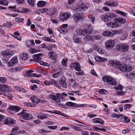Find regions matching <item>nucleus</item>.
I'll use <instances>...</instances> for the list:
<instances>
[{
	"label": "nucleus",
	"mask_w": 135,
	"mask_h": 135,
	"mask_svg": "<svg viewBox=\"0 0 135 135\" xmlns=\"http://www.w3.org/2000/svg\"><path fill=\"white\" fill-rule=\"evenodd\" d=\"M60 98H61L62 99H63L64 97L67 96V94L65 93H60Z\"/></svg>",
	"instance_id": "4d7b16f0"
},
{
	"label": "nucleus",
	"mask_w": 135,
	"mask_h": 135,
	"mask_svg": "<svg viewBox=\"0 0 135 135\" xmlns=\"http://www.w3.org/2000/svg\"><path fill=\"white\" fill-rule=\"evenodd\" d=\"M107 26L111 28H115L117 27L116 26V25L115 23L110 22L108 23L107 24Z\"/></svg>",
	"instance_id": "2f4dec72"
},
{
	"label": "nucleus",
	"mask_w": 135,
	"mask_h": 135,
	"mask_svg": "<svg viewBox=\"0 0 135 135\" xmlns=\"http://www.w3.org/2000/svg\"><path fill=\"white\" fill-rule=\"evenodd\" d=\"M120 120L123 123H127L130 121L129 119L125 116L124 117H122L120 119Z\"/></svg>",
	"instance_id": "473e14b6"
},
{
	"label": "nucleus",
	"mask_w": 135,
	"mask_h": 135,
	"mask_svg": "<svg viewBox=\"0 0 135 135\" xmlns=\"http://www.w3.org/2000/svg\"><path fill=\"white\" fill-rule=\"evenodd\" d=\"M37 88V86L36 84L34 85L33 86H32L31 87V89L32 90H35Z\"/></svg>",
	"instance_id": "338daca9"
},
{
	"label": "nucleus",
	"mask_w": 135,
	"mask_h": 135,
	"mask_svg": "<svg viewBox=\"0 0 135 135\" xmlns=\"http://www.w3.org/2000/svg\"><path fill=\"white\" fill-rule=\"evenodd\" d=\"M72 86L73 88L76 89L78 87V84L75 81L73 82Z\"/></svg>",
	"instance_id": "49530a36"
},
{
	"label": "nucleus",
	"mask_w": 135,
	"mask_h": 135,
	"mask_svg": "<svg viewBox=\"0 0 135 135\" xmlns=\"http://www.w3.org/2000/svg\"><path fill=\"white\" fill-rule=\"evenodd\" d=\"M29 51L30 53L33 54L35 52H38V50H36L33 48H31L29 50Z\"/></svg>",
	"instance_id": "8fccbe9b"
},
{
	"label": "nucleus",
	"mask_w": 135,
	"mask_h": 135,
	"mask_svg": "<svg viewBox=\"0 0 135 135\" xmlns=\"http://www.w3.org/2000/svg\"><path fill=\"white\" fill-rule=\"evenodd\" d=\"M102 35L105 36L110 37L113 34L111 32L108 31H104L102 33Z\"/></svg>",
	"instance_id": "4be33fe9"
},
{
	"label": "nucleus",
	"mask_w": 135,
	"mask_h": 135,
	"mask_svg": "<svg viewBox=\"0 0 135 135\" xmlns=\"http://www.w3.org/2000/svg\"><path fill=\"white\" fill-rule=\"evenodd\" d=\"M27 2L29 5L33 6L34 4V0H27Z\"/></svg>",
	"instance_id": "09e8293b"
},
{
	"label": "nucleus",
	"mask_w": 135,
	"mask_h": 135,
	"mask_svg": "<svg viewBox=\"0 0 135 135\" xmlns=\"http://www.w3.org/2000/svg\"><path fill=\"white\" fill-rule=\"evenodd\" d=\"M24 20L23 18L20 17L17 18L15 19L16 21L17 22H22Z\"/></svg>",
	"instance_id": "3c124183"
},
{
	"label": "nucleus",
	"mask_w": 135,
	"mask_h": 135,
	"mask_svg": "<svg viewBox=\"0 0 135 135\" xmlns=\"http://www.w3.org/2000/svg\"><path fill=\"white\" fill-rule=\"evenodd\" d=\"M101 18L102 20L105 21H108L111 20L109 18L108 15H103L102 16Z\"/></svg>",
	"instance_id": "393cba45"
},
{
	"label": "nucleus",
	"mask_w": 135,
	"mask_h": 135,
	"mask_svg": "<svg viewBox=\"0 0 135 135\" xmlns=\"http://www.w3.org/2000/svg\"><path fill=\"white\" fill-rule=\"evenodd\" d=\"M109 19L117 17V15L114 14L113 13H110L109 15H108Z\"/></svg>",
	"instance_id": "de8ad7c7"
},
{
	"label": "nucleus",
	"mask_w": 135,
	"mask_h": 135,
	"mask_svg": "<svg viewBox=\"0 0 135 135\" xmlns=\"http://www.w3.org/2000/svg\"><path fill=\"white\" fill-rule=\"evenodd\" d=\"M123 87L120 85H119L117 87H115V89L117 90H120L121 91L123 90Z\"/></svg>",
	"instance_id": "680f3d73"
},
{
	"label": "nucleus",
	"mask_w": 135,
	"mask_h": 135,
	"mask_svg": "<svg viewBox=\"0 0 135 135\" xmlns=\"http://www.w3.org/2000/svg\"><path fill=\"white\" fill-rule=\"evenodd\" d=\"M60 93H58L56 95H50L49 97V98L57 103H59L60 101Z\"/></svg>",
	"instance_id": "423d86ee"
},
{
	"label": "nucleus",
	"mask_w": 135,
	"mask_h": 135,
	"mask_svg": "<svg viewBox=\"0 0 135 135\" xmlns=\"http://www.w3.org/2000/svg\"><path fill=\"white\" fill-rule=\"evenodd\" d=\"M117 27L120 26L121 24H123L126 22V20L122 18L117 17L114 18L113 20Z\"/></svg>",
	"instance_id": "39448f33"
},
{
	"label": "nucleus",
	"mask_w": 135,
	"mask_h": 135,
	"mask_svg": "<svg viewBox=\"0 0 135 135\" xmlns=\"http://www.w3.org/2000/svg\"><path fill=\"white\" fill-rule=\"evenodd\" d=\"M81 135H89V133L86 131H81Z\"/></svg>",
	"instance_id": "774afa93"
},
{
	"label": "nucleus",
	"mask_w": 135,
	"mask_h": 135,
	"mask_svg": "<svg viewBox=\"0 0 135 135\" xmlns=\"http://www.w3.org/2000/svg\"><path fill=\"white\" fill-rule=\"evenodd\" d=\"M71 14L69 13H63L61 14L60 16V19L61 21H66V20L65 17V16H66V18H69Z\"/></svg>",
	"instance_id": "ddd939ff"
},
{
	"label": "nucleus",
	"mask_w": 135,
	"mask_h": 135,
	"mask_svg": "<svg viewBox=\"0 0 135 135\" xmlns=\"http://www.w3.org/2000/svg\"><path fill=\"white\" fill-rule=\"evenodd\" d=\"M88 17L90 21L93 23V22L95 19V17L93 15H90Z\"/></svg>",
	"instance_id": "864d4df0"
},
{
	"label": "nucleus",
	"mask_w": 135,
	"mask_h": 135,
	"mask_svg": "<svg viewBox=\"0 0 135 135\" xmlns=\"http://www.w3.org/2000/svg\"><path fill=\"white\" fill-rule=\"evenodd\" d=\"M125 93V92L124 91H122L120 92L118 91L116 93L119 95H124Z\"/></svg>",
	"instance_id": "13d9d810"
},
{
	"label": "nucleus",
	"mask_w": 135,
	"mask_h": 135,
	"mask_svg": "<svg viewBox=\"0 0 135 135\" xmlns=\"http://www.w3.org/2000/svg\"><path fill=\"white\" fill-rule=\"evenodd\" d=\"M73 66L74 69L76 71H81V66L79 64L78 62H75L73 64Z\"/></svg>",
	"instance_id": "dca6fc26"
},
{
	"label": "nucleus",
	"mask_w": 135,
	"mask_h": 135,
	"mask_svg": "<svg viewBox=\"0 0 135 135\" xmlns=\"http://www.w3.org/2000/svg\"><path fill=\"white\" fill-rule=\"evenodd\" d=\"M102 80L105 83L108 85L115 86L117 84L116 81L114 78L108 76H103Z\"/></svg>",
	"instance_id": "f03ea898"
},
{
	"label": "nucleus",
	"mask_w": 135,
	"mask_h": 135,
	"mask_svg": "<svg viewBox=\"0 0 135 135\" xmlns=\"http://www.w3.org/2000/svg\"><path fill=\"white\" fill-rule=\"evenodd\" d=\"M115 43H105V45L106 47L108 49H111L115 46Z\"/></svg>",
	"instance_id": "b1692460"
},
{
	"label": "nucleus",
	"mask_w": 135,
	"mask_h": 135,
	"mask_svg": "<svg viewBox=\"0 0 135 135\" xmlns=\"http://www.w3.org/2000/svg\"><path fill=\"white\" fill-rule=\"evenodd\" d=\"M129 47V45H123L122 50L123 51L125 52L128 50Z\"/></svg>",
	"instance_id": "72a5a7b5"
},
{
	"label": "nucleus",
	"mask_w": 135,
	"mask_h": 135,
	"mask_svg": "<svg viewBox=\"0 0 135 135\" xmlns=\"http://www.w3.org/2000/svg\"><path fill=\"white\" fill-rule=\"evenodd\" d=\"M54 54V52H49L48 54L50 58H52Z\"/></svg>",
	"instance_id": "052dcab7"
},
{
	"label": "nucleus",
	"mask_w": 135,
	"mask_h": 135,
	"mask_svg": "<svg viewBox=\"0 0 135 135\" xmlns=\"http://www.w3.org/2000/svg\"><path fill=\"white\" fill-rule=\"evenodd\" d=\"M28 55L26 53H23L20 55L21 59L23 60H27Z\"/></svg>",
	"instance_id": "a878e982"
},
{
	"label": "nucleus",
	"mask_w": 135,
	"mask_h": 135,
	"mask_svg": "<svg viewBox=\"0 0 135 135\" xmlns=\"http://www.w3.org/2000/svg\"><path fill=\"white\" fill-rule=\"evenodd\" d=\"M76 32L78 35L85 36L86 35H89L90 34V31L88 30L84 29L83 30L80 28H77L75 30Z\"/></svg>",
	"instance_id": "20e7f679"
},
{
	"label": "nucleus",
	"mask_w": 135,
	"mask_h": 135,
	"mask_svg": "<svg viewBox=\"0 0 135 135\" xmlns=\"http://www.w3.org/2000/svg\"><path fill=\"white\" fill-rule=\"evenodd\" d=\"M117 68H118L121 71L124 72H128L131 71L132 68L130 65H128L126 64H121L119 62V63L117 65Z\"/></svg>",
	"instance_id": "7ed1b4c3"
},
{
	"label": "nucleus",
	"mask_w": 135,
	"mask_h": 135,
	"mask_svg": "<svg viewBox=\"0 0 135 135\" xmlns=\"http://www.w3.org/2000/svg\"><path fill=\"white\" fill-rule=\"evenodd\" d=\"M74 39L75 42H79L81 41L80 39H79L78 37H74Z\"/></svg>",
	"instance_id": "69168bd1"
},
{
	"label": "nucleus",
	"mask_w": 135,
	"mask_h": 135,
	"mask_svg": "<svg viewBox=\"0 0 135 135\" xmlns=\"http://www.w3.org/2000/svg\"><path fill=\"white\" fill-rule=\"evenodd\" d=\"M132 106V105L130 104H126L124 106V109L126 110L127 109H130Z\"/></svg>",
	"instance_id": "6e6d98bb"
},
{
	"label": "nucleus",
	"mask_w": 135,
	"mask_h": 135,
	"mask_svg": "<svg viewBox=\"0 0 135 135\" xmlns=\"http://www.w3.org/2000/svg\"><path fill=\"white\" fill-rule=\"evenodd\" d=\"M18 115H20V118L25 120H30L33 118V116L32 114L27 113V111L25 110H23L20 113L18 114Z\"/></svg>",
	"instance_id": "f257e3e1"
},
{
	"label": "nucleus",
	"mask_w": 135,
	"mask_h": 135,
	"mask_svg": "<svg viewBox=\"0 0 135 135\" xmlns=\"http://www.w3.org/2000/svg\"><path fill=\"white\" fill-rule=\"evenodd\" d=\"M89 3H86V4L84 5V3L82 2H80L79 3H78V4L77 6H78L81 8H87V7H86L85 6H89Z\"/></svg>",
	"instance_id": "412c9836"
},
{
	"label": "nucleus",
	"mask_w": 135,
	"mask_h": 135,
	"mask_svg": "<svg viewBox=\"0 0 135 135\" xmlns=\"http://www.w3.org/2000/svg\"><path fill=\"white\" fill-rule=\"evenodd\" d=\"M7 78L4 77H0V83H6L7 81Z\"/></svg>",
	"instance_id": "58836bf2"
},
{
	"label": "nucleus",
	"mask_w": 135,
	"mask_h": 135,
	"mask_svg": "<svg viewBox=\"0 0 135 135\" xmlns=\"http://www.w3.org/2000/svg\"><path fill=\"white\" fill-rule=\"evenodd\" d=\"M22 69V66L17 67L11 69L13 72H18L21 70Z\"/></svg>",
	"instance_id": "c85d7f7f"
},
{
	"label": "nucleus",
	"mask_w": 135,
	"mask_h": 135,
	"mask_svg": "<svg viewBox=\"0 0 135 135\" xmlns=\"http://www.w3.org/2000/svg\"><path fill=\"white\" fill-rule=\"evenodd\" d=\"M91 38H92V36H87L84 37V39L86 41H88L90 40Z\"/></svg>",
	"instance_id": "5fc2aeb1"
},
{
	"label": "nucleus",
	"mask_w": 135,
	"mask_h": 135,
	"mask_svg": "<svg viewBox=\"0 0 135 135\" xmlns=\"http://www.w3.org/2000/svg\"><path fill=\"white\" fill-rule=\"evenodd\" d=\"M123 45V44H118L116 46V49L119 51L121 50L122 49Z\"/></svg>",
	"instance_id": "ea45409f"
},
{
	"label": "nucleus",
	"mask_w": 135,
	"mask_h": 135,
	"mask_svg": "<svg viewBox=\"0 0 135 135\" xmlns=\"http://www.w3.org/2000/svg\"><path fill=\"white\" fill-rule=\"evenodd\" d=\"M18 62L17 56L13 57L8 63V66L9 67H12Z\"/></svg>",
	"instance_id": "9d476101"
},
{
	"label": "nucleus",
	"mask_w": 135,
	"mask_h": 135,
	"mask_svg": "<svg viewBox=\"0 0 135 135\" xmlns=\"http://www.w3.org/2000/svg\"><path fill=\"white\" fill-rule=\"evenodd\" d=\"M51 82L52 83V84H53V85H55L56 86H58V82L55 80L54 79H52L51 80Z\"/></svg>",
	"instance_id": "603ef678"
},
{
	"label": "nucleus",
	"mask_w": 135,
	"mask_h": 135,
	"mask_svg": "<svg viewBox=\"0 0 135 135\" xmlns=\"http://www.w3.org/2000/svg\"><path fill=\"white\" fill-rule=\"evenodd\" d=\"M9 109L16 112H17L21 110L20 108L16 105H10L9 107Z\"/></svg>",
	"instance_id": "2eb2a0df"
},
{
	"label": "nucleus",
	"mask_w": 135,
	"mask_h": 135,
	"mask_svg": "<svg viewBox=\"0 0 135 135\" xmlns=\"http://www.w3.org/2000/svg\"><path fill=\"white\" fill-rule=\"evenodd\" d=\"M18 130V128H13L12 129V131L11 132L12 133L13 135L16 134V132Z\"/></svg>",
	"instance_id": "37998d69"
},
{
	"label": "nucleus",
	"mask_w": 135,
	"mask_h": 135,
	"mask_svg": "<svg viewBox=\"0 0 135 135\" xmlns=\"http://www.w3.org/2000/svg\"><path fill=\"white\" fill-rule=\"evenodd\" d=\"M38 132L39 133H41L43 134L46 133H48L50 132L49 131H45L44 129H39L38 130Z\"/></svg>",
	"instance_id": "a19ab883"
},
{
	"label": "nucleus",
	"mask_w": 135,
	"mask_h": 135,
	"mask_svg": "<svg viewBox=\"0 0 135 135\" xmlns=\"http://www.w3.org/2000/svg\"><path fill=\"white\" fill-rule=\"evenodd\" d=\"M60 83L62 87L66 88L67 87V84L65 76L62 77L59 80Z\"/></svg>",
	"instance_id": "f8f14e48"
},
{
	"label": "nucleus",
	"mask_w": 135,
	"mask_h": 135,
	"mask_svg": "<svg viewBox=\"0 0 135 135\" xmlns=\"http://www.w3.org/2000/svg\"><path fill=\"white\" fill-rule=\"evenodd\" d=\"M62 73L61 71H59L56 73L53 74L52 75V77L54 78H56L60 76V75H61Z\"/></svg>",
	"instance_id": "4c0bfd02"
},
{
	"label": "nucleus",
	"mask_w": 135,
	"mask_h": 135,
	"mask_svg": "<svg viewBox=\"0 0 135 135\" xmlns=\"http://www.w3.org/2000/svg\"><path fill=\"white\" fill-rule=\"evenodd\" d=\"M25 0H16L17 3L19 4H22L24 3Z\"/></svg>",
	"instance_id": "bf43d9fd"
},
{
	"label": "nucleus",
	"mask_w": 135,
	"mask_h": 135,
	"mask_svg": "<svg viewBox=\"0 0 135 135\" xmlns=\"http://www.w3.org/2000/svg\"><path fill=\"white\" fill-rule=\"evenodd\" d=\"M46 4L45 1H39L37 3V6L39 7H42L45 6Z\"/></svg>",
	"instance_id": "cd10ccee"
},
{
	"label": "nucleus",
	"mask_w": 135,
	"mask_h": 135,
	"mask_svg": "<svg viewBox=\"0 0 135 135\" xmlns=\"http://www.w3.org/2000/svg\"><path fill=\"white\" fill-rule=\"evenodd\" d=\"M93 121L95 123H99L103 124L104 122L102 119L98 118H95L93 119Z\"/></svg>",
	"instance_id": "a211bd4d"
},
{
	"label": "nucleus",
	"mask_w": 135,
	"mask_h": 135,
	"mask_svg": "<svg viewBox=\"0 0 135 135\" xmlns=\"http://www.w3.org/2000/svg\"><path fill=\"white\" fill-rule=\"evenodd\" d=\"M128 36V34L127 33L123 34L120 37V39L121 40H124Z\"/></svg>",
	"instance_id": "a18cd8bd"
},
{
	"label": "nucleus",
	"mask_w": 135,
	"mask_h": 135,
	"mask_svg": "<svg viewBox=\"0 0 135 135\" xmlns=\"http://www.w3.org/2000/svg\"><path fill=\"white\" fill-rule=\"evenodd\" d=\"M95 59L97 61H105L106 59L100 56H97L95 57Z\"/></svg>",
	"instance_id": "e433bc0d"
},
{
	"label": "nucleus",
	"mask_w": 135,
	"mask_h": 135,
	"mask_svg": "<svg viewBox=\"0 0 135 135\" xmlns=\"http://www.w3.org/2000/svg\"><path fill=\"white\" fill-rule=\"evenodd\" d=\"M14 34L15 35L17 36H14V37L17 39V40L21 41V37L19 36L20 34L17 32H14Z\"/></svg>",
	"instance_id": "7c9ffc66"
},
{
	"label": "nucleus",
	"mask_w": 135,
	"mask_h": 135,
	"mask_svg": "<svg viewBox=\"0 0 135 135\" xmlns=\"http://www.w3.org/2000/svg\"><path fill=\"white\" fill-rule=\"evenodd\" d=\"M30 99L33 103L37 104L40 101H41L42 102L43 101L42 100H40L38 98L33 97H31L30 98Z\"/></svg>",
	"instance_id": "5701e85b"
},
{
	"label": "nucleus",
	"mask_w": 135,
	"mask_h": 135,
	"mask_svg": "<svg viewBox=\"0 0 135 135\" xmlns=\"http://www.w3.org/2000/svg\"><path fill=\"white\" fill-rule=\"evenodd\" d=\"M8 87L7 85H2L0 84V95L3 94V92L6 91L8 92L11 91V89L9 88L8 90Z\"/></svg>",
	"instance_id": "1a4fd4ad"
},
{
	"label": "nucleus",
	"mask_w": 135,
	"mask_h": 135,
	"mask_svg": "<svg viewBox=\"0 0 135 135\" xmlns=\"http://www.w3.org/2000/svg\"><path fill=\"white\" fill-rule=\"evenodd\" d=\"M1 54L2 55L6 56H8L10 57L11 56L14 54V53L13 51L7 50H4L1 52Z\"/></svg>",
	"instance_id": "6e6552de"
},
{
	"label": "nucleus",
	"mask_w": 135,
	"mask_h": 135,
	"mask_svg": "<svg viewBox=\"0 0 135 135\" xmlns=\"http://www.w3.org/2000/svg\"><path fill=\"white\" fill-rule=\"evenodd\" d=\"M118 14H119L122 16L126 17L127 16V14L125 12L121 11L119 10H116L115 11Z\"/></svg>",
	"instance_id": "c9c22d12"
},
{
	"label": "nucleus",
	"mask_w": 135,
	"mask_h": 135,
	"mask_svg": "<svg viewBox=\"0 0 135 135\" xmlns=\"http://www.w3.org/2000/svg\"><path fill=\"white\" fill-rule=\"evenodd\" d=\"M51 112L52 113H54L61 115L64 116H65V114L64 113H61V112L57 110H55L54 112Z\"/></svg>",
	"instance_id": "79ce46f5"
},
{
	"label": "nucleus",
	"mask_w": 135,
	"mask_h": 135,
	"mask_svg": "<svg viewBox=\"0 0 135 135\" xmlns=\"http://www.w3.org/2000/svg\"><path fill=\"white\" fill-rule=\"evenodd\" d=\"M37 117L38 119L42 120L47 118V117L43 114H40L38 115Z\"/></svg>",
	"instance_id": "f704fd0d"
},
{
	"label": "nucleus",
	"mask_w": 135,
	"mask_h": 135,
	"mask_svg": "<svg viewBox=\"0 0 135 135\" xmlns=\"http://www.w3.org/2000/svg\"><path fill=\"white\" fill-rule=\"evenodd\" d=\"M119 63L118 61H114L113 60H110L109 62V64L110 66L117 68V65Z\"/></svg>",
	"instance_id": "aec40b11"
},
{
	"label": "nucleus",
	"mask_w": 135,
	"mask_h": 135,
	"mask_svg": "<svg viewBox=\"0 0 135 135\" xmlns=\"http://www.w3.org/2000/svg\"><path fill=\"white\" fill-rule=\"evenodd\" d=\"M73 17L75 20L76 21H78L82 19L83 18L81 15L79 13L74 14L73 16Z\"/></svg>",
	"instance_id": "f3484780"
},
{
	"label": "nucleus",
	"mask_w": 135,
	"mask_h": 135,
	"mask_svg": "<svg viewBox=\"0 0 135 135\" xmlns=\"http://www.w3.org/2000/svg\"><path fill=\"white\" fill-rule=\"evenodd\" d=\"M66 105L70 107H86V104H79L78 105L77 104L71 102H67L66 103Z\"/></svg>",
	"instance_id": "0eeeda50"
},
{
	"label": "nucleus",
	"mask_w": 135,
	"mask_h": 135,
	"mask_svg": "<svg viewBox=\"0 0 135 135\" xmlns=\"http://www.w3.org/2000/svg\"><path fill=\"white\" fill-rule=\"evenodd\" d=\"M104 91H106V90L104 89H102L100 90L99 92L100 93V94H105Z\"/></svg>",
	"instance_id": "0e129e2a"
},
{
	"label": "nucleus",
	"mask_w": 135,
	"mask_h": 135,
	"mask_svg": "<svg viewBox=\"0 0 135 135\" xmlns=\"http://www.w3.org/2000/svg\"><path fill=\"white\" fill-rule=\"evenodd\" d=\"M105 4L109 6H112L113 7L117 6L118 4L117 2L114 1H113L111 3L109 1H106L105 2Z\"/></svg>",
	"instance_id": "6ab92c4d"
},
{
	"label": "nucleus",
	"mask_w": 135,
	"mask_h": 135,
	"mask_svg": "<svg viewBox=\"0 0 135 135\" xmlns=\"http://www.w3.org/2000/svg\"><path fill=\"white\" fill-rule=\"evenodd\" d=\"M43 55L41 53L33 55V59H38V60H41V58L40 57L41 56H43Z\"/></svg>",
	"instance_id": "bb28decb"
},
{
	"label": "nucleus",
	"mask_w": 135,
	"mask_h": 135,
	"mask_svg": "<svg viewBox=\"0 0 135 135\" xmlns=\"http://www.w3.org/2000/svg\"><path fill=\"white\" fill-rule=\"evenodd\" d=\"M8 2L7 1L5 0H1V5L7 6L8 5Z\"/></svg>",
	"instance_id": "c03bdc74"
},
{
	"label": "nucleus",
	"mask_w": 135,
	"mask_h": 135,
	"mask_svg": "<svg viewBox=\"0 0 135 135\" xmlns=\"http://www.w3.org/2000/svg\"><path fill=\"white\" fill-rule=\"evenodd\" d=\"M3 123L4 124H14L16 123V120L11 118L8 117L3 121Z\"/></svg>",
	"instance_id": "9b49d317"
},
{
	"label": "nucleus",
	"mask_w": 135,
	"mask_h": 135,
	"mask_svg": "<svg viewBox=\"0 0 135 135\" xmlns=\"http://www.w3.org/2000/svg\"><path fill=\"white\" fill-rule=\"evenodd\" d=\"M68 60L67 59H63L62 61V64L64 66H66V62Z\"/></svg>",
	"instance_id": "e2e57ef3"
},
{
	"label": "nucleus",
	"mask_w": 135,
	"mask_h": 135,
	"mask_svg": "<svg viewBox=\"0 0 135 135\" xmlns=\"http://www.w3.org/2000/svg\"><path fill=\"white\" fill-rule=\"evenodd\" d=\"M57 12L56 9L55 8H50L48 10L47 14L49 15H54L56 14Z\"/></svg>",
	"instance_id": "4468645a"
},
{
	"label": "nucleus",
	"mask_w": 135,
	"mask_h": 135,
	"mask_svg": "<svg viewBox=\"0 0 135 135\" xmlns=\"http://www.w3.org/2000/svg\"><path fill=\"white\" fill-rule=\"evenodd\" d=\"M43 39L44 40V41H46L51 42H55V41H54V39H53L47 37L46 36L43 37Z\"/></svg>",
	"instance_id": "c756f323"
}]
</instances>
